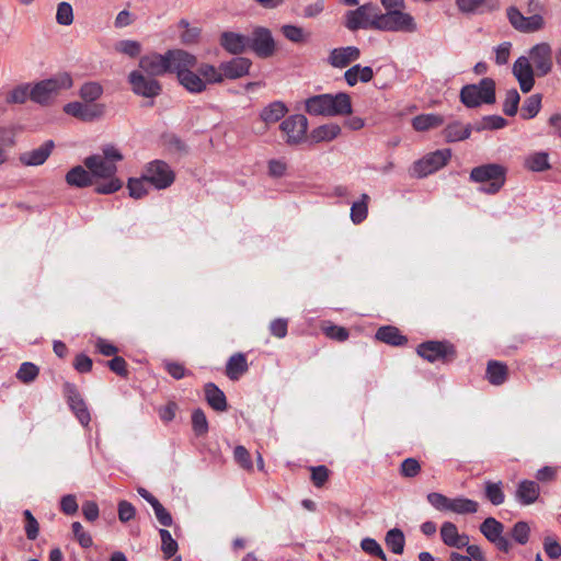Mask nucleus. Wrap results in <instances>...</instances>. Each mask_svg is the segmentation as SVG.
I'll return each mask as SVG.
<instances>
[{
    "label": "nucleus",
    "mask_w": 561,
    "mask_h": 561,
    "mask_svg": "<svg viewBox=\"0 0 561 561\" xmlns=\"http://www.w3.org/2000/svg\"><path fill=\"white\" fill-rule=\"evenodd\" d=\"M450 157V149L436 150L435 152L428 153L414 162L412 175L420 179L425 178L445 167Z\"/></svg>",
    "instance_id": "12"
},
{
    "label": "nucleus",
    "mask_w": 561,
    "mask_h": 561,
    "mask_svg": "<svg viewBox=\"0 0 561 561\" xmlns=\"http://www.w3.org/2000/svg\"><path fill=\"white\" fill-rule=\"evenodd\" d=\"M380 16L377 7L373 4H363L354 11H350L346 15V27L351 31L357 30H377L376 22Z\"/></svg>",
    "instance_id": "8"
},
{
    "label": "nucleus",
    "mask_w": 561,
    "mask_h": 561,
    "mask_svg": "<svg viewBox=\"0 0 561 561\" xmlns=\"http://www.w3.org/2000/svg\"><path fill=\"white\" fill-rule=\"evenodd\" d=\"M56 21L64 26L72 24L73 10L69 2L62 1L57 5Z\"/></svg>",
    "instance_id": "52"
},
{
    "label": "nucleus",
    "mask_w": 561,
    "mask_h": 561,
    "mask_svg": "<svg viewBox=\"0 0 561 561\" xmlns=\"http://www.w3.org/2000/svg\"><path fill=\"white\" fill-rule=\"evenodd\" d=\"M552 48L549 43L542 42L528 50V56L518 57L512 72L518 81L522 92L528 93L535 85V76L546 77L552 70Z\"/></svg>",
    "instance_id": "1"
},
{
    "label": "nucleus",
    "mask_w": 561,
    "mask_h": 561,
    "mask_svg": "<svg viewBox=\"0 0 561 561\" xmlns=\"http://www.w3.org/2000/svg\"><path fill=\"white\" fill-rule=\"evenodd\" d=\"M506 168L497 163H486L476 167L470 172V181L474 183H489L481 191L486 194H496L505 184Z\"/></svg>",
    "instance_id": "6"
},
{
    "label": "nucleus",
    "mask_w": 561,
    "mask_h": 561,
    "mask_svg": "<svg viewBox=\"0 0 561 561\" xmlns=\"http://www.w3.org/2000/svg\"><path fill=\"white\" fill-rule=\"evenodd\" d=\"M542 96L539 93L528 96L522 106L520 116L524 119L534 118L541 108Z\"/></svg>",
    "instance_id": "42"
},
{
    "label": "nucleus",
    "mask_w": 561,
    "mask_h": 561,
    "mask_svg": "<svg viewBox=\"0 0 561 561\" xmlns=\"http://www.w3.org/2000/svg\"><path fill=\"white\" fill-rule=\"evenodd\" d=\"M149 185V181L145 180V175L142 174L139 179H129L127 183V188L129 191V196L133 198H141L147 194V186Z\"/></svg>",
    "instance_id": "50"
},
{
    "label": "nucleus",
    "mask_w": 561,
    "mask_h": 561,
    "mask_svg": "<svg viewBox=\"0 0 561 561\" xmlns=\"http://www.w3.org/2000/svg\"><path fill=\"white\" fill-rule=\"evenodd\" d=\"M485 497L495 506L504 503L505 495L502 490V482H485L484 486Z\"/></svg>",
    "instance_id": "44"
},
{
    "label": "nucleus",
    "mask_w": 561,
    "mask_h": 561,
    "mask_svg": "<svg viewBox=\"0 0 561 561\" xmlns=\"http://www.w3.org/2000/svg\"><path fill=\"white\" fill-rule=\"evenodd\" d=\"M530 528L526 522H517L512 528L513 539L519 543L525 545L529 540Z\"/></svg>",
    "instance_id": "58"
},
{
    "label": "nucleus",
    "mask_w": 561,
    "mask_h": 561,
    "mask_svg": "<svg viewBox=\"0 0 561 561\" xmlns=\"http://www.w3.org/2000/svg\"><path fill=\"white\" fill-rule=\"evenodd\" d=\"M64 112L82 122H93L101 118L105 113V105L101 103L70 102L64 106Z\"/></svg>",
    "instance_id": "14"
},
{
    "label": "nucleus",
    "mask_w": 561,
    "mask_h": 561,
    "mask_svg": "<svg viewBox=\"0 0 561 561\" xmlns=\"http://www.w3.org/2000/svg\"><path fill=\"white\" fill-rule=\"evenodd\" d=\"M128 83L136 95L146 99L152 100L159 96L162 92V85L154 77L145 75L139 70H133L128 75Z\"/></svg>",
    "instance_id": "10"
},
{
    "label": "nucleus",
    "mask_w": 561,
    "mask_h": 561,
    "mask_svg": "<svg viewBox=\"0 0 561 561\" xmlns=\"http://www.w3.org/2000/svg\"><path fill=\"white\" fill-rule=\"evenodd\" d=\"M507 19L515 30L524 33H533L539 31L543 27L545 23L541 15L534 14L531 16H525L515 7H510L507 9Z\"/></svg>",
    "instance_id": "17"
},
{
    "label": "nucleus",
    "mask_w": 561,
    "mask_h": 561,
    "mask_svg": "<svg viewBox=\"0 0 561 561\" xmlns=\"http://www.w3.org/2000/svg\"><path fill=\"white\" fill-rule=\"evenodd\" d=\"M20 130L21 128L14 125L0 126V146L4 148L13 147L15 145V137Z\"/></svg>",
    "instance_id": "54"
},
{
    "label": "nucleus",
    "mask_w": 561,
    "mask_h": 561,
    "mask_svg": "<svg viewBox=\"0 0 561 561\" xmlns=\"http://www.w3.org/2000/svg\"><path fill=\"white\" fill-rule=\"evenodd\" d=\"M283 35L293 43H302L305 41V32L304 28L286 24L282 26Z\"/></svg>",
    "instance_id": "62"
},
{
    "label": "nucleus",
    "mask_w": 561,
    "mask_h": 561,
    "mask_svg": "<svg viewBox=\"0 0 561 561\" xmlns=\"http://www.w3.org/2000/svg\"><path fill=\"white\" fill-rule=\"evenodd\" d=\"M123 160V154L114 145H106L102 148V154H92L84 159L85 168L93 178H107L116 175V163Z\"/></svg>",
    "instance_id": "4"
},
{
    "label": "nucleus",
    "mask_w": 561,
    "mask_h": 561,
    "mask_svg": "<svg viewBox=\"0 0 561 561\" xmlns=\"http://www.w3.org/2000/svg\"><path fill=\"white\" fill-rule=\"evenodd\" d=\"M360 50L356 46L337 47L330 50L328 64L333 68H346L352 62L358 60Z\"/></svg>",
    "instance_id": "20"
},
{
    "label": "nucleus",
    "mask_w": 561,
    "mask_h": 561,
    "mask_svg": "<svg viewBox=\"0 0 561 561\" xmlns=\"http://www.w3.org/2000/svg\"><path fill=\"white\" fill-rule=\"evenodd\" d=\"M286 113L287 107L285 104L280 101H275L262 110L260 117L266 125H270L282 119Z\"/></svg>",
    "instance_id": "32"
},
{
    "label": "nucleus",
    "mask_w": 561,
    "mask_h": 561,
    "mask_svg": "<svg viewBox=\"0 0 561 561\" xmlns=\"http://www.w3.org/2000/svg\"><path fill=\"white\" fill-rule=\"evenodd\" d=\"M205 398L207 403L218 412L227 410V399L222 390H220L215 383L208 382L205 385Z\"/></svg>",
    "instance_id": "27"
},
{
    "label": "nucleus",
    "mask_w": 561,
    "mask_h": 561,
    "mask_svg": "<svg viewBox=\"0 0 561 561\" xmlns=\"http://www.w3.org/2000/svg\"><path fill=\"white\" fill-rule=\"evenodd\" d=\"M233 459L242 469L248 471L252 470L253 463L251 456L244 446L239 445L234 447Z\"/></svg>",
    "instance_id": "57"
},
{
    "label": "nucleus",
    "mask_w": 561,
    "mask_h": 561,
    "mask_svg": "<svg viewBox=\"0 0 561 561\" xmlns=\"http://www.w3.org/2000/svg\"><path fill=\"white\" fill-rule=\"evenodd\" d=\"M54 148V141L46 140L38 148L21 153L19 160L26 167L42 165L48 159Z\"/></svg>",
    "instance_id": "21"
},
{
    "label": "nucleus",
    "mask_w": 561,
    "mask_h": 561,
    "mask_svg": "<svg viewBox=\"0 0 561 561\" xmlns=\"http://www.w3.org/2000/svg\"><path fill=\"white\" fill-rule=\"evenodd\" d=\"M65 180L68 185L79 188L88 187L93 184L92 173L81 165H76L70 169L67 172Z\"/></svg>",
    "instance_id": "26"
},
{
    "label": "nucleus",
    "mask_w": 561,
    "mask_h": 561,
    "mask_svg": "<svg viewBox=\"0 0 561 561\" xmlns=\"http://www.w3.org/2000/svg\"><path fill=\"white\" fill-rule=\"evenodd\" d=\"M179 82L191 93H201L205 91L206 83L199 77V75L195 73L191 70L181 71L179 73Z\"/></svg>",
    "instance_id": "30"
},
{
    "label": "nucleus",
    "mask_w": 561,
    "mask_h": 561,
    "mask_svg": "<svg viewBox=\"0 0 561 561\" xmlns=\"http://www.w3.org/2000/svg\"><path fill=\"white\" fill-rule=\"evenodd\" d=\"M27 99L31 100L30 84H20L7 94L5 101L8 104H24Z\"/></svg>",
    "instance_id": "45"
},
{
    "label": "nucleus",
    "mask_w": 561,
    "mask_h": 561,
    "mask_svg": "<svg viewBox=\"0 0 561 561\" xmlns=\"http://www.w3.org/2000/svg\"><path fill=\"white\" fill-rule=\"evenodd\" d=\"M508 376V368L504 363L490 360L486 366V378L491 385H503Z\"/></svg>",
    "instance_id": "31"
},
{
    "label": "nucleus",
    "mask_w": 561,
    "mask_h": 561,
    "mask_svg": "<svg viewBox=\"0 0 561 561\" xmlns=\"http://www.w3.org/2000/svg\"><path fill=\"white\" fill-rule=\"evenodd\" d=\"M519 101L520 96L518 91L516 89L508 90L503 102V112L507 116H515L518 111Z\"/></svg>",
    "instance_id": "51"
},
{
    "label": "nucleus",
    "mask_w": 561,
    "mask_h": 561,
    "mask_svg": "<svg viewBox=\"0 0 561 561\" xmlns=\"http://www.w3.org/2000/svg\"><path fill=\"white\" fill-rule=\"evenodd\" d=\"M416 353L430 363L437 360L448 362L456 356L454 345L446 341L423 342L417 346Z\"/></svg>",
    "instance_id": "13"
},
{
    "label": "nucleus",
    "mask_w": 561,
    "mask_h": 561,
    "mask_svg": "<svg viewBox=\"0 0 561 561\" xmlns=\"http://www.w3.org/2000/svg\"><path fill=\"white\" fill-rule=\"evenodd\" d=\"M385 541L387 547L394 553L401 554L404 550L405 537L401 529L392 528L387 531Z\"/></svg>",
    "instance_id": "38"
},
{
    "label": "nucleus",
    "mask_w": 561,
    "mask_h": 561,
    "mask_svg": "<svg viewBox=\"0 0 561 561\" xmlns=\"http://www.w3.org/2000/svg\"><path fill=\"white\" fill-rule=\"evenodd\" d=\"M341 134V127L337 124L330 123L321 125L311 131V138L316 142L331 141Z\"/></svg>",
    "instance_id": "36"
},
{
    "label": "nucleus",
    "mask_w": 561,
    "mask_h": 561,
    "mask_svg": "<svg viewBox=\"0 0 561 561\" xmlns=\"http://www.w3.org/2000/svg\"><path fill=\"white\" fill-rule=\"evenodd\" d=\"M306 111L310 115H347L352 113L351 96L345 92L314 95L306 101Z\"/></svg>",
    "instance_id": "2"
},
{
    "label": "nucleus",
    "mask_w": 561,
    "mask_h": 561,
    "mask_svg": "<svg viewBox=\"0 0 561 561\" xmlns=\"http://www.w3.org/2000/svg\"><path fill=\"white\" fill-rule=\"evenodd\" d=\"M221 47L232 55H240L249 49V36L236 32H222L220 35Z\"/></svg>",
    "instance_id": "22"
},
{
    "label": "nucleus",
    "mask_w": 561,
    "mask_h": 561,
    "mask_svg": "<svg viewBox=\"0 0 561 561\" xmlns=\"http://www.w3.org/2000/svg\"><path fill=\"white\" fill-rule=\"evenodd\" d=\"M540 495V488L536 481L522 480L515 491V500L524 506L534 504Z\"/></svg>",
    "instance_id": "24"
},
{
    "label": "nucleus",
    "mask_w": 561,
    "mask_h": 561,
    "mask_svg": "<svg viewBox=\"0 0 561 561\" xmlns=\"http://www.w3.org/2000/svg\"><path fill=\"white\" fill-rule=\"evenodd\" d=\"M471 135V126L462 125L459 122L449 124L445 130L444 136L448 142L460 141L469 138Z\"/></svg>",
    "instance_id": "34"
},
{
    "label": "nucleus",
    "mask_w": 561,
    "mask_h": 561,
    "mask_svg": "<svg viewBox=\"0 0 561 561\" xmlns=\"http://www.w3.org/2000/svg\"><path fill=\"white\" fill-rule=\"evenodd\" d=\"M428 503L437 511L444 512L449 510L450 499L438 492H431L426 496Z\"/></svg>",
    "instance_id": "61"
},
{
    "label": "nucleus",
    "mask_w": 561,
    "mask_h": 561,
    "mask_svg": "<svg viewBox=\"0 0 561 561\" xmlns=\"http://www.w3.org/2000/svg\"><path fill=\"white\" fill-rule=\"evenodd\" d=\"M38 374L39 369L35 364L24 362L16 371V378L23 383H31L37 378Z\"/></svg>",
    "instance_id": "48"
},
{
    "label": "nucleus",
    "mask_w": 561,
    "mask_h": 561,
    "mask_svg": "<svg viewBox=\"0 0 561 561\" xmlns=\"http://www.w3.org/2000/svg\"><path fill=\"white\" fill-rule=\"evenodd\" d=\"M368 202L369 196L364 193L359 201L353 203L351 207V219L355 225L363 222L367 218Z\"/></svg>",
    "instance_id": "43"
},
{
    "label": "nucleus",
    "mask_w": 561,
    "mask_h": 561,
    "mask_svg": "<svg viewBox=\"0 0 561 561\" xmlns=\"http://www.w3.org/2000/svg\"><path fill=\"white\" fill-rule=\"evenodd\" d=\"M159 535L164 558H172L179 549L178 542L172 538L171 533L164 528L159 530Z\"/></svg>",
    "instance_id": "47"
},
{
    "label": "nucleus",
    "mask_w": 561,
    "mask_h": 561,
    "mask_svg": "<svg viewBox=\"0 0 561 561\" xmlns=\"http://www.w3.org/2000/svg\"><path fill=\"white\" fill-rule=\"evenodd\" d=\"M444 124V117L438 114H421L412 119V126L417 131H425Z\"/></svg>",
    "instance_id": "33"
},
{
    "label": "nucleus",
    "mask_w": 561,
    "mask_h": 561,
    "mask_svg": "<svg viewBox=\"0 0 561 561\" xmlns=\"http://www.w3.org/2000/svg\"><path fill=\"white\" fill-rule=\"evenodd\" d=\"M360 548L368 554L379 558L382 561H387V556L383 552L380 545L373 538H364L360 542Z\"/></svg>",
    "instance_id": "56"
},
{
    "label": "nucleus",
    "mask_w": 561,
    "mask_h": 561,
    "mask_svg": "<svg viewBox=\"0 0 561 561\" xmlns=\"http://www.w3.org/2000/svg\"><path fill=\"white\" fill-rule=\"evenodd\" d=\"M165 53H151L140 57L139 71L151 77H159L169 73V64Z\"/></svg>",
    "instance_id": "18"
},
{
    "label": "nucleus",
    "mask_w": 561,
    "mask_h": 561,
    "mask_svg": "<svg viewBox=\"0 0 561 561\" xmlns=\"http://www.w3.org/2000/svg\"><path fill=\"white\" fill-rule=\"evenodd\" d=\"M459 10L463 13H482L491 10V0H456Z\"/></svg>",
    "instance_id": "39"
},
{
    "label": "nucleus",
    "mask_w": 561,
    "mask_h": 561,
    "mask_svg": "<svg viewBox=\"0 0 561 561\" xmlns=\"http://www.w3.org/2000/svg\"><path fill=\"white\" fill-rule=\"evenodd\" d=\"M376 24L377 30L383 32L414 33L417 31L414 18L401 10H390L386 13H380Z\"/></svg>",
    "instance_id": "7"
},
{
    "label": "nucleus",
    "mask_w": 561,
    "mask_h": 561,
    "mask_svg": "<svg viewBox=\"0 0 561 561\" xmlns=\"http://www.w3.org/2000/svg\"><path fill=\"white\" fill-rule=\"evenodd\" d=\"M480 531L491 542L503 534L504 525L494 517H488L480 525Z\"/></svg>",
    "instance_id": "40"
},
{
    "label": "nucleus",
    "mask_w": 561,
    "mask_h": 561,
    "mask_svg": "<svg viewBox=\"0 0 561 561\" xmlns=\"http://www.w3.org/2000/svg\"><path fill=\"white\" fill-rule=\"evenodd\" d=\"M479 504L478 502L467 499V497H455L450 499L449 512L456 514H474L478 512Z\"/></svg>",
    "instance_id": "37"
},
{
    "label": "nucleus",
    "mask_w": 561,
    "mask_h": 561,
    "mask_svg": "<svg viewBox=\"0 0 561 561\" xmlns=\"http://www.w3.org/2000/svg\"><path fill=\"white\" fill-rule=\"evenodd\" d=\"M543 550L550 559H558L559 557H561V545L552 536L545 537Z\"/></svg>",
    "instance_id": "64"
},
{
    "label": "nucleus",
    "mask_w": 561,
    "mask_h": 561,
    "mask_svg": "<svg viewBox=\"0 0 561 561\" xmlns=\"http://www.w3.org/2000/svg\"><path fill=\"white\" fill-rule=\"evenodd\" d=\"M72 84V78L68 72L58 73L35 83L31 88V101L48 105L62 90L70 89Z\"/></svg>",
    "instance_id": "3"
},
{
    "label": "nucleus",
    "mask_w": 561,
    "mask_h": 561,
    "mask_svg": "<svg viewBox=\"0 0 561 561\" xmlns=\"http://www.w3.org/2000/svg\"><path fill=\"white\" fill-rule=\"evenodd\" d=\"M248 369L249 366L245 355L236 353L227 362L226 375L230 380H238Z\"/></svg>",
    "instance_id": "28"
},
{
    "label": "nucleus",
    "mask_w": 561,
    "mask_h": 561,
    "mask_svg": "<svg viewBox=\"0 0 561 561\" xmlns=\"http://www.w3.org/2000/svg\"><path fill=\"white\" fill-rule=\"evenodd\" d=\"M64 393L67 399V403L80 424L88 426L91 421V415L87 407L85 401L81 397L77 387L73 383L66 382L64 385Z\"/></svg>",
    "instance_id": "15"
},
{
    "label": "nucleus",
    "mask_w": 561,
    "mask_h": 561,
    "mask_svg": "<svg viewBox=\"0 0 561 561\" xmlns=\"http://www.w3.org/2000/svg\"><path fill=\"white\" fill-rule=\"evenodd\" d=\"M249 49L260 58H270L276 51V43L272 32L264 26L253 27L249 35Z\"/></svg>",
    "instance_id": "9"
},
{
    "label": "nucleus",
    "mask_w": 561,
    "mask_h": 561,
    "mask_svg": "<svg viewBox=\"0 0 561 561\" xmlns=\"http://www.w3.org/2000/svg\"><path fill=\"white\" fill-rule=\"evenodd\" d=\"M145 180L158 190H164L172 185L175 180V174L170 165L162 160H153L149 162L142 173Z\"/></svg>",
    "instance_id": "11"
},
{
    "label": "nucleus",
    "mask_w": 561,
    "mask_h": 561,
    "mask_svg": "<svg viewBox=\"0 0 561 561\" xmlns=\"http://www.w3.org/2000/svg\"><path fill=\"white\" fill-rule=\"evenodd\" d=\"M525 168L533 172H542L551 168L549 154L543 151L530 153L525 158Z\"/></svg>",
    "instance_id": "35"
},
{
    "label": "nucleus",
    "mask_w": 561,
    "mask_h": 561,
    "mask_svg": "<svg viewBox=\"0 0 561 561\" xmlns=\"http://www.w3.org/2000/svg\"><path fill=\"white\" fill-rule=\"evenodd\" d=\"M23 516L25 519L24 530L26 538L35 540L38 537L39 524L30 510H25Z\"/></svg>",
    "instance_id": "53"
},
{
    "label": "nucleus",
    "mask_w": 561,
    "mask_h": 561,
    "mask_svg": "<svg viewBox=\"0 0 561 561\" xmlns=\"http://www.w3.org/2000/svg\"><path fill=\"white\" fill-rule=\"evenodd\" d=\"M103 94V87L95 81H89L81 85L79 90L80 98L87 103H94Z\"/></svg>",
    "instance_id": "41"
},
{
    "label": "nucleus",
    "mask_w": 561,
    "mask_h": 561,
    "mask_svg": "<svg viewBox=\"0 0 561 561\" xmlns=\"http://www.w3.org/2000/svg\"><path fill=\"white\" fill-rule=\"evenodd\" d=\"M280 129L287 136L288 145H298L306 138L308 119L301 114L291 115L282 122Z\"/></svg>",
    "instance_id": "16"
},
{
    "label": "nucleus",
    "mask_w": 561,
    "mask_h": 561,
    "mask_svg": "<svg viewBox=\"0 0 561 561\" xmlns=\"http://www.w3.org/2000/svg\"><path fill=\"white\" fill-rule=\"evenodd\" d=\"M106 179L108 180L106 183L95 186V192L98 194H112L122 188L123 183L115 175L107 176Z\"/></svg>",
    "instance_id": "63"
},
{
    "label": "nucleus",
    "mask_w": 561,
    "mask_h": 561,
    "mask_svg": "<svg viewBox=\"0 0 561 561\" xmlns=\"http://www.w3.org/2000/svg\"><path fill=\"white\" fill-rule=\"evenodd\" d=\"M421 472V465L415 458H407L400 466V474L404 478H414Z\"/></svg>",
    "instance_id": "59"
},
{
    "label": "nucleus",
    "mask_w": 561,
    "mask_h": 561,
    "mask_svg": "<svg viewBox=\"0 0 561 561\" xmlns=\"http://www.w3.org/2000/svg\"><path fill=\"white\" fill-rule=\"evenodd\" d=\"M440 538L446 546L457 549H461L469 543V537L465 534L460 535L457 526L451 522L443 523Z\"/></svg>",
    "instance_id": "25"
},
{
    "label": "nucleus",
    "mask_w": 561,
    "mask_h": 561,
    "mask_svg": "<svg viewBox=\"0 0 561 561\" xmlns=\"http://www.w3.org/2000/svg\"><path fill=\"white\" fill-rule=\"evenodd\" d=\"M208 421L202 409H195L192 413V430L199 437L208 433Z\"/></svg>",
    "instance_id": "46"
},
{
    "label": "nucleus",
    "mask_w": 561,
    "mask_h": 561,
    "mask_svg": "<svg viewBox=\"0 0 561 561\" xmlns=\"http://www.w3.org/2000/svg\"><path fill=\"white\" fill-rule=\"evenodd\" d=\"M115 49L129 57H137L141 51V45L137 41L124 39L116 44Z\"/></svg>",
    "instance_id": "55"
},
{
    "label": "nucleus",
    "mask_w": 561,
    "mask_h": 561,
    "mask_svg": "<svg viewBox=\"0 0 561 561\" xmlns=\"http://www.w3.org/2000/svg\"><path fill=\"white\" fill-rule=\"evenodd\" d=\"M198 73L204 78L205 83H220L224 80V76L219 68L217 69L213 65L202 64L198 67Z\"/></svg>",
    "instance_id": "49"
},
{
    "label": "nucleus",
    "mask_w": 561,
    "mask_h": 561,
    "mask_svg": "<svg viewBox=\"0 0 561 561\" xmlns=\"http://www.w3.org/2000/svg\"><path fill=\"white\" fill-rule=\"evenodd\" d=\"M376 339L392 346H401L408 342L407 336L402 335L398 328L385 325L377 330Z\"/></svg>",
    "instance_id": "29"
},
{
    "label": "nucleus",
    "mask_w": 561,
    "mask_h": 561,
    "mask_svg": "<svg viewBox=\"0 0 561 561\" xmlns=\"http://www.w3.org/2000/svg\"><path fill=\"white\" fill-rule=\"evenodd\" d=\"M252 61L245 57H234L229 61L221 62L219 70H221L224 78L238 79L248 75Z\"/></svg>",
    "instance_id": "23"
},
{
    "label": "nucleus",
    "mask_w": 561,
    "mask_h": 561,
    "mask_svg": "<svg viewBox=\"0 0 561 561\" xmlns=\"http://www.w3.org/2000/svg\"><path fill=\"white\" fill-rule=\"evenodd\" d=\"M165 55L169 73L175 72L178 77L181 71H188L197 64V58L183 49H169Z\"/></svg>",
    "instance_id": "19"
},
{
    "label": "nucleus",
    "mask_w": 561,
    "mask_h": 561,
    "mask_svg": "<svg viewBox=\"0 0 561 561\" xmlns=\"http://www.w3.org/2000/svg\"><path fill=\"white\" fill-rule=\"evenodd\" d=\"M71 528L76 539L82 548H90L93 545L91 535L83 530V527L79 522H73Z\"/></svg>",
    "instance_id": "60"
},
{
    "label": "nucleus",
    "mask_w": 561,
    "mask_h": 561,
    "mask_svg": "<svg viewBox=\"0 0 561 561\" xmlns=\"http://www.w3.org/2000/svg\"><path fill=\"white\" fill-rule=\"evenodd\" d=\"M460 101L469 108L481 104L495 102V81L492 78H483L477 84L463 85L460 90Z\"/></svg>",
    "instance_id": "5"
}]
</instances>
